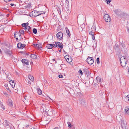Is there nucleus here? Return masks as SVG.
I'll list each match as a JSON object with an SVG mask.
<instances>
[{"mask_svg": "<svg viewBox=\"0 0 129 129\" xmlns=\"http://www.w3.org/2000/svg\"><path fill=\"white\" fill-rule=\"evenodd\" d=\"M126 56H127V55H125V56L121 57L120 59V64L121 66L123 67L125 66L127 62Z\"/></svg>", "mask_w": 129, "mask_h": 129, "instance_id": "nucleus-1", "label": "nucleus"}, {"mask_svg": "<svg viewBox=\"0 0 129 129\" xmlns=\"http://www.w3.org/2000/svg\"><path fill=\"white\" fill-rule=\"evenodd\" d=\"M40 12L37 11H32L29 14V16L32 17H34L40 15V14H38V13Z\"/></svg>", "mask_w": 129, "mask_h": 129, "instance_id": "nucleus-2", "label": "nucleus"}, {"mask_svg": "<svg viewBox=\"0 0 129 129\" xmlns=\"http://www.w3.org/2000/svg\"><path fill=\"white\" fill-rule=\"evenodd\" d=\"M50 106L48 105H43L42 106L41 109H42L44 112L45 111L46 112L50 110Z\"/></svg>", "mask_w": 129, "mask_h": 129, "instance_id": "nucleus-3", "label": "nucleus"}, {"mask_svg": "<svg viewBox=\"0 0 129 129\" xmlns=\"http://www.w3.org/2000/svg\"><path fill=\"white\" fill-rule=\"evenodd\" d=\"M114 11L117 15H118L119 16H120L121 17L123 16L122 15H126V14L123 13H122L121 11L120 10H119L117 9H115L114 10Z\"/></svg>", "mask_w": 129, "mask_h": 129, "instance_id": "nucleus-4", "label": "nucleus"}, {"mask_svg": "<svg viewBox=\"0 0 129 129\" xmlns=\"http://www.w3.org/2000/svg\"><path fill=\"white\" fill-rule=\"evenodd\" d=\"M93 58L92 57H88L87 59V61L89 64H92L94 62Z\"/></svg>", "mask_w": 129, "mask_h": 129, "instance_id": "nucleus-5", "label": "nucleus"}, {"mask_svg": "<svg viewBox=\"0 0 129 129\" xmlns=\"http://www.w3.org/2000/svg\"><path fill=\"white\" fill-rule=\"evenodd\" d=\"M68 14L67 12H64L62 15H61L62 19L64 20H66L68 18Z\"/></svg>", "mask_w": 129, "mask_h": 129, "instance_id": "nucleus-6", "label": "nucleus"}, {"mask_svg": "<svg viewBox=\"0 0 129 129\" xmlns=\"http://www.w3.org/2000/svg\"><path fill=\"white\" fill-rule=\"evenodd\" d=\"M104 18L105 21L107 22H110L111 21V18L108 14H105L104 16Z\"/></svg>", "mask_w": 129, "mask_h": 129, "instance_id": "nucleus-7", "label": "nucleus"}, {"mask_svg": "<svg viewBox=\"0 0 129 129\" xmlns=\"http://www.w3.org/2000/svg\"><path fill=\"white\" fill-rule=\"evenodd\" d=\"M24 29L25 30V31L28 33L29 34H30L32 32L31 29L30 27L29 26H26L24 27Z\"/></svg>", "mask_w": 129, "mask_h": 129, "instance_id": "nucleus-8", "label": "nucleus"}, {"mask_svg": "<svg viewBox=\"0 0 129 129\" xmlns=\"http://www.w3.org/2000/svg\"><path fill=\"white\" fill-rule=\"evenodd\" d=\"M18 36L19 37V39L18 41H20L21 39V35H20V34H19L18 33L16 32V33H15L14 37L15 38H16V39L17 40H18Z\"/></svg>", "mask_w": 129, "mask_h": 129, "instance_id": "nucleus-9", "label": "nucleus"}, {"mask_svg": "<svg viewBox=\"0 0 129 129\" xmlns=\"http://www.w3.org/2000/svg\"><path fill=\"white\" fill-rule=\"evenodd\" d=\"M25 44H22L21 43H19L17 44V46L18 48H23L25 46Z\"/></svg>", "mask_w": 129, "mask_h": 129, "instance_id": "nucleus-10", "label": "nucleus"}, {"mask_svg": "<svg viewBox=\"0 0 129 129\" xmlns=\"http://www.w3.org/2000/svg\"><path fill=\"white\" fill-rule=\"evenodd\" d=\"M4 50L6 54H8L10 56H11L12 53L11 51L7 49H5Z\"/></svg>", "mask_w": 129, "mask_h": 129, "instance_id": "nucleus-11", "label": "nucleus"}, {"mask_svg": "<svg viewBox=\"0 0 129 129\" xmlns=\"http://www.w3.org/2000/svg\"><path fill=\"white\" fill-rule=\"evenodd\" d=\"M7 103L8 105L10 106H13V102L12 100L11 99H9L7 100Z\"/></svg>", "mask_w": 129, "mask_h": 129, "instance_id": "nucleus-12", "label": "nucleus"}, {"mask_svg": "<svg viewBox=\"0 0 129 129\" xmlns=\"http://www.w3.org/2000/svg\"><path fill=\"white\" fill-rule=\"evenodd\" d=\"M56 36L59 39L61 38L63 36V34L62 32H59L57 34Z\"/></svg>", "mask_w": 129, "mask_h": 129, "instance_id": "nucleus-13", "label": "nucleus"}, {"mask_svg": "<svg viewBox=\"0 0 129 129\" xmlns=\"http://www.w3.org/2000/svg\"><path fill=\"white\" fill-rule=\"evenodd\" d=\"M96 81L97 83H99L100 85H101V78L100 77H97L96 79Z\"/></svg>", "mask_w": 129, "mask_h": 129, "instance_id": "nucleus-14", "label": "nucleus"}, {"mask_svg": "<svg viewBox=\"0 0 129 129\" xmlns=\"http://www.w3.org/2000/svg\"><path fill=\"white\" fill-rule=\"evenodd\" d=\"M10 83L12 87L13 88L14 87L15 84V82L13 80H11L10 81Z\"/></svg>", "mask_w": 129, "mask_h": 129, "instance_id": "nucleus-15", "label": "nucleus"}, {"mask_svg": "<svg viewBox=\"0 0 129 129\" xmlns=\"http://www.w3.org/2000/svg\"><path fill=\"white\" fill-rule=\"evenodd\" d=\"M21 61L23 63H24L27 65L29 64V62L28 61H27V60L25 59H22Z\"/></svg>", "mask_w": 129, "mask_h": 129, "instance_id": "nucleus-16", "label": "nucleus"}, {"mask_svg": "<svg viewBox=\"0 0 129 129\" xmlns=\"http://www.w3.org/2000/svg\"><path fill=\"white\" fill-rule=\"evenodd\" d=\"M121 125L123 129H126L125 124L124 123V121L121 122Z\"/></svg>", "mask_w": 129, "mask_h": 129, "instance_id": "nucleus-17", "label": "nucleus"}, {"mask_svg": "<svg viewBox=\"0 0 129 129\" xmlns=\"http://www.w3.org/2000/svg\"><path fill=\"white\" fill-rule=\"evenodd\" d=\"M80 103L83 105H85L86 104V102L84 99H82L80 100Z\"/></svg>", "mask_w": 129, "mask_h": 129, "instance_id": "nucleus-18", "label": "nucleus"}, {"mask_svg": "<svg viewBox=\"0 0 129 129\" xmlns=\"http://www.w3.org/2000/svg\"><path fill=\"white\" fill-rule=\"evenodd\" d=\"M66 33H67V34L68 35V36L69 37H70V32L69 30L68 29L67 27H66Z\"/></svg>", "mask_w": 129, "mask_h": 129, "instance_id": "nucleus-19", "label": "nucleus"}, {"mask_svg": "<svg viewBox=\"0 0 129 129\" xmlns=\"http://www.w3.org/2000/svg\"><path fill=\"white\" fill-rule=\"evenodd\" d=\"M31 58L34 59H36L37 58V56L34 54H32L30 55Z\"/></svg>", "mask_w": 129, "mask_h": 129, "instance_id": "nucleus-20", "label": "nucleus"}, {"mask_svg": "<svg viewBox=\"0 0 129 129\" xmlns=\"http://www.w3.org/2000/svg\"><path fill=\"white\" fill-rule=\"evenodd\" d=\"M46 113L48 115L50 116L52 114V110L51 109H50L48 111H47Z\"/></svg>", "mask_w": 129, "mask_h": 129, "instance_id": "nucleus-21", "label": "nucleus"}, {"mask_svg": "<svg viewBox=\"0 0 129 129\" xmlns=\"http://www.w3.org/2000/svg\"><path fill=\"white\" fill-rule=\"evenodd\" d=\"M114 104L113 103H111L109 104V107L110 109H112L114 107Z\"/></svg>", "mask_w": 129, "mask_h": 129, "instance_id": "nucleus-22", "label": "nucleus"}, {"mask_svg": "<svg viewBox=\"0 0 129 129\" xmlns=\"http://www.w3.org/2000/svg\"><path fill=\"white\" fill-rule=\"evenodd\" d=\"M0 106L2 108V109L5 111L6 110V109L5 106H4L0 102Z\"/></svg>", "mask_w": 129, "mask_h": 129, "instance_id": "nucleus-23", "label": "nucleus"}, {"mask_svg": "<svg viewBox=\"0 0 129 129\" xmlns=\"http://www.w3.org/2000/svg\"><path fill=\"white\" fill-rule=\"evenodd\" d=\"M125 112L126 114L127 115L129 114V108H125Z\"/></svg>", "mask_w": 129, "mask_h": 129, "instance_id": "nucleus-24", "label": "nucleus"}, {"mask_svg": "<svg viewBox=\"0 0 129 129\" xmlns=\"http://www.w3.org/2000/svg\"><path fill=\"white\" fill-rule=\"evenodd\" d=\"M57 46H58L59 48L61 49L63 47V45L62 44L59 42L57 45Z\"/></svg>", "mask_w": 129, "mask_h": 129, "instance_id": "nucleus-25", "label": "nucleus"}, {"mask_svg": "<svg viewBox=\"0 0 129 129\" xmlns=\"http://www.w3.org/2000/svg\"><path fill=\"white\" fill-rule=\"evenodd\" d=\"M52 46V44H48L46 46V47L48 49H52L53 48Z\"/></svg>", "mask_w": 129, "mask_h": 129, "instance_id": "nucleus-26", "label": "nucleus"}, {"mask_svg": "<svg viewBox=\"0 0 129 129\" xmlns=\"http://www.w3.org/2000/svg\"><path fill=\"white\" fill-rule=\"evenodd\" d=\"M37 91L38 94L40 95L42 94V91L40 88L37 89Z\"/></svg>", "mask_w": 129, "mask_h": 129, "instance_id": "nucleus-27", "label": "nucleus"}, {"mask_svg": "<svg viewBox=\"0 0 129 129\" xmlns=\"http://www.w3.org/2000/svg\"><path fill=\"white\" fill-rule=\"evenodd\" d=\"M5 87L6 88V89L7 90H8L10 92H11V90L8 87V84H5Z\"/></svg>", "mask_w": 129, "mask_h": 129, "instance_id": "nucleus-28", "label": "nucleus"}, {"mask_svg": "<svg viewBox=\"0 0 129 129\" xmlns=\"http://www.w3.org/2000/svg\"><path fill=\"white\" fill-rule=\"evenodd\" d=\"M29 79L31 81H33L34 80L33 77L31 75H30L28 76Z\"/></svg>", "mask_w": 129, "mask_h": 129, "instance_id": "nucleus-29", "label": "nucleus"}, {"mask_svg": "<svg viewBox=\"0 0 129 129\" xmlns=\"http://www.w3.org/2000/svg\"><path fill=\"white\" fill-rule=\"evenodd\" d=\"M83 71L85 73V74H86L89 72V71L88 70V69L86 68L83 69Z\"/></svg>", "mask_w": 129, "mask_h": 129, "instance_id": "nucleus-30", "label": "nucleus"}, {"mask_svg": "<svg viewBox=\"0 0 129 129\" xmlns=\"http://www.w3.org/2000/svg\"><path fill=\"white\" fill-rule=\"evenodd\" d=\"M9 122H8L7 120H6L5 122L4 125L5 126H9Z\"/></svg>", "mask_w": 129, "mask_h": 129, "instance_id": "nucleus-31", "label": "nucleus"}, {"mask_svg": "<svg viewBox=\"0 0 129 129\" xmlns=\"http://www.w3.org/2000/svg\"><path fill=\"white\" fill-rule=\"evenodd\" d=\"M66 61L69 63H70L72 61V59L71 57L70 58L69 57L68 59H67Z\"/></svg>", "mask_w": 129, "mask_h": 129, "instance_id": "nucleus-32", "label": "nucleus"}, {"mask_svg": "<svg viewBox=\"0 0 129 129\" xmlns=\"http://www.w3.org/2000/svg\"><path fill=\"white\" fill-rule=\"evenodd\" d=\"M67 124L68 125V127L69 128H70L71 127H72L73 126V125H71L70 123L69 122H67Z\"/></svg>", "mask_w": 129, "mask_h": 129, "instance_id": "nucleus-33", "label": "nucleus"}, {"mask_svg": "<svg viewBox=\"0 0 129 129\" xmlns=\"http://www.w3.org/2000/svg\"><path fill=\"white\" fill-rule=\"evenodd\" d=\"M31 5L30 4H28L27 5L25 6L24 7L27 8H29L31 6Z\"/></svg>", "mask_w": 129, "mask_h": 129, "instance_id": "nucleus-34", "label": "nucleus"}, {"mask_svg": "<svg viewBox=\"0 0 129 129\" xmlns=\"http://www.w3.org/2000/svg\"><path fill=\"white\" fill-rule=\"evenodd\" d=\"M125 99L128 102L129 101V94L127 95L125 97Z\"/></svg>", "mask_w": 129, "mask_h": 129, "instance_id": "nucleus-35", "label": "nucleus"}, {"mask_svg": "<svg viewBox=\"0 0 129 129\" xmlns=\"http://www.w3.org/2000/svg\"><path fill=\"white\" fill-rule=\"evenodd\" d=\"M33 31L34 34H36L37 33V30L36 28H33Z\"/></svg>", "mask_w": 129, "mask_h": 129, "instance_id": "nucleus-36", "label": "nucleus"}, {"mask_svg": "<svg viewBox=\"0 0 129 129\" xmlns=\"http://www.w3.org/2000/svg\"><path fill=\"white\" fill-rule=\"evenodd\" d=\"M3 93L5 96H9V95L8 94V93L6 92L3 91Z\"/></svg>", "mask_w": 129, "mask_h": 129, "instance_id": "nucleus-37", "label": "nucleus"}, {"mask_svg": "<svg viewBox=\"0 0 129 129\" xmlns=\"http://www.w3.org/2000/svg\"><path fill=\"white\" fill-rule=\"evenodd\" d=\"M118 48H119V45L117 44H116L114 46V48L115 50H117Z\"/></svg>", "mask_w": 129, "mask_h": 129, "instance_id": "nucleus-38", "label": "nucleus"}, {"mask_svg": "<svg viewBox=\"0 0 129 129\" xmlns=\"http://www.w3.org/2000/svg\"><path fill=\"white\" fill-rule=\"evenodd\" d=\"M65 3L66 4L67 6H68L69 4V2L68 0H65Z\"/></svg>", "mask_w": 129, "mask_h": 129, "instance_id": "nucleus-39", "label": "nucleus"}, {"mask_svg": "<svg viewBox=\"0 0 129 129\" xmlns=\"http://www.w3.org/2000/svg\"><path fill=\"white\" fill-rule=\"evenodd\" d=\"M19 34H20V35L21 34L23 35L24 34V30H21L19 31Z\"/></svg>", "mask_w": 129, "mask_h": 129, "instance_id": "nucleus-40", "label": "nucleus"}, {"mask_svg": "<svg viewBox=\"0 0 129 129\" xmlns=\"http://www.w3.org/2000/svg\"><path fill=\"white\" fill-rule=\"evenodd\" d=\"M69 57L70 58V56L68 55H67L64 56V58L65 59H66V60H67V59H68Z\"/></svg>", "mask_w": 129, "mask_h": 129, "instance_id": "nucleus-41", "label": "nucleus"}, {"mask_svg": "<svg viewBox=\"0 0 129 129\" xmlns=\"http://www.w3.org/2000/svg\"><path fill=\"white\" fill-rule=\"evenodd\" d=\"M85 75L88 78L90 77V73L89 72L88 73L85 74Z\"/></svg>", "mask_w": 129, "mask_h": 129, "instance_id": "nucleus-42", "label": "nucleus"}, {"mask_svg": "<svg viewBox=\"0 0 129 129\" xmlns=\"http://www.w3.org/2000/svg\"><path fill=\"white\" fill-rule=\"evenodd\" d=\"M78 72L80 75H83V72L81 70H80L79 71H78Z\"/></svg>", "mask_w": 129, "mask_h": 129, "instance_id": "nucleus-43", "label": "nucleus"}, {"mask_svg": "<svg viewBox=\"0 0 129 129\" xmlns=\"http://www.w3.org/2000/svg\"><path fill=\"white\" fill-rule=\"evenodd\" d=\"M112 0H106V3L107 4H109L110 2H111Z\"/></svg>", "mask_w": 129, "mask_h": 129, "instance_id": "nucleus-44", "label": "nucleus"}, {"mask_svg": "<svg viewBox=\"0 0 129 129\" xmlns=\"http://www.w3.org/2000/svg\"><path fill=\"white\" fill-rule=\"evenodd\" d=\"M99 60H100V59L99 57H98L97 58L96 61H97V63L98 64H99L100 63Z\"/></svg>", "mask_w": 129, "mask_h": 129, "instance_id": "nucleus-45", "label": "nucleus"}, {"mask_svg": "<svg viewBox=\"0 0 129 129\" xmlns=\"http://www.w3.org/2000/svg\"><path fill=\"white\" fill-rule=\"evenodd\" d=\"M121 45L123 48H125V44L124 43H122Z\"/></svg>", "mask_w": 129, "mask_h": 129, "instance_id": "nucleus-46", "label": "nucleus"}, {"mask_svg": "<svg viewBox=\"0 0 129 129\" xmlns=\"http://www.w3.org/2000/svg\"><path fill=\"white\" fill-rule=\"evenodd\" d=\"M38 45H39V47L38 48L40 49H41L42 48V47H41L42 44L41 43H40L39 44H38Z\"/></svg>", "mask_w": 129, "mask_h": 129, "instance_id": "nucleus-47", "label": "nucleus"}, {"mask_svg": "<svg viewBox=\"0 0 129 129\" xmlns=\"http://www.w3.org/2000/svg\"><path fill=\"white\" fill-rule=\"evenodd\" d=\"M10 127L11 129H14V127L12 125H10Z\"/></svg>", "mask_w": 129, "mask_h": 129, "instance_id": "nucleus-48", "label": "nucleus"}, {"mask_svg": "<svg viewBox=\"0 0 129 129\" xmlns=\"http://www.w3.org/2000/svg\"><path fill=\"white\" fill-rule=\"evenodd\" d=\"M21 25L22 27H24L26 26L25 23H23L22 24H21Z\"/></svg>", "mask_w": 129, "mask_h": 129, "instance_id": "nucleus-49", "label": "nucleus"}, {"mask_svg": "<svg viewBox=\"0 0 129 129\" xmlns=\"http://www.w3.org/2000/svg\"><path fill=\"white\" fill-rule=\"evenodd\" d=\"M33 45H34V46H35L37 48H38L39 47V45H38V44H33Z\"/></svg>", "mask_w": 129, "mask_h": 129, "instance_id": "nucleus-50", "label": "nucleus"}, {"mask_svg": "<svg viewBox=\"0 0 129 129\" xmlns=\"http://www.w3.org/2000/svg\"><path fill=\"white\" fill-rule=\"evenodd\" d=\"M40 12H39L38 13V14H40V15H41L42 14H45V12H40V11H39Z\"/></svg>", "mask_w": 129, "mask_h": 129, "instance_id": "nucleus-51", "label": "nucleus"}, {"mask_svg": "<svg viewBox=\"0 0 129 129\" xmlns=\"http://www.w3.org/2000/svg\"><path fill=\"white\" fill-rule=\"evenodd\" d=\"M93 32H92L91 31L90 32H89V34L90 35H91L92 36L93 35H94V34H93Z\"/></svg>", "mask_w": 129, "mask_h": 129, "instance_id": "nucleus-52", "label": "nucleus"}, {"mask_svg": "<svg viewBox=\"0 0 129 129\" xmlns=\"http://www.w3.org/2000/svg\"><path fill=\"white\" fill-rule=\"evenodd\" d=\"M58 77L60 78H62L63 77V76L62 75L60 74L58 76Z\"/></svg>", "mask_w": 129, "mask_h": 129, "instance_id": "nucleus-53", "label": "nucleus"}, {"mask_svg": "<svg viewBox=\"0 0 129 129\" xmlns=\"http://www.w3.org/2000/svg\"><path fill=\"white\" fill-rule=\"evenodd\" d=\"M6 2H8L12 0H4Z\"/></svg>", "mask_w": 129, "mask_h": 129, "instance_id": "nucleus-54", "label": "nucleus"}, {"mask_svg": "<svg viewBox=\"0 0 129 129\" xmlns=\"http://www.w3.org/2000/svg\"><path fill=\"white\" fill-rule=\"evenodd\" d=\"M52 47H56L57 46V45H55V44H52Z\"/></svg>", "mask_w": 129, "mask_h": 129, "instance_id": "nucleus-55", "label": "nucleus"}, {"mask_svg": "<svg viewBox=\"0 0 129 129\" xmlns=\"http://www.w3.org/2000/svg\"><path fill=\"white\" fill-rule=\"evenodd\" d=\"M92 36V39L93 40H94L95 39V37L94 35Z\"/></svg>", "mask_w": 129, "mask_h": 129, "instance_id": "nucleus-56", "label": "nucleus"}, {"mask_svg": "<svg viewBox=\"0 0 129 129\" xmlns=\"http://www.w3.org/2000/svg\"><path fill=\"white\" fill-rule=\"evenodd\" d=\"M30 129H37L36 128V127H32V128H31Z\"/></svg>", "mask_w": 129, "mask_h": 129, "instance_id": "nucleus-57", "label": "nucleus"}, {"mask_svg": "<svg viewBox=\"0 0 129 129\" xmlns=\"http://www.w3.org/2000/svg\"><path fill=\"white\" fill-rule=\"evenodd\" d=\"M59 43V42H56L55 43V45H56L57 46V45Z\"/></svg>", "mask_w": 129, "mask_h": 129, "instance_id": "nucleus-58", "label": "nucleus"}, {"mask_svg": "<svg viewBox=\"0 0 129 129\" xmlns=\"http://www.w3.org/2000/svg\"><path fill=\"white\" fill-rule=\"evenodd\" d=\"M10 5L12 7L14 5V4H11Z\"/></svg>", "mask_w": 129, "mask_h": 129, "instance_id": "nucleus-59", "label": "nucleus"}, {"mask_svg": "<svg viewBox=\"0 0 129 129\" xmlns=\"http://www.w3.org/2000/svg\"><path fill=\"white\" fill-rule=\"evenodd\" d=\"M26 26H28V23H25Z\"/></svg>", "mask_w": 129, "mask_h": 129, "instance_id": "nucleus-60", "label": "nucleus"}, {"mask_svg": "<svg viewBox=\"0 0 129 129\" xmlns=\"http://www.w3.org/2000/svg\"><path fill=\"white\" fill-rule=\"evenodd\" d=\"M24 99L25 100H26L27 99H26V95L24 97Z\"/></svg>", "mask_w": 129, "mask_h": 129, "instance_id": "nucleus-61", "label": "nucleus"}, {"mask_svg": "<svg viewBox=\"0 0 129 129\" xmlns=\"http://www.w3.org/2000/svg\"><path fill=\"white\" fill-rule=\"evenodd\" d=\"M3 73H5V74H6V71L5 70V71H4V70L3 71Z\"/></svg>", "mask_w": 129, "mask_h": 129, "instance_id": "nucleus-62", "label": "nucleus"}, {"mask_svg": "<svg viewBox=\"0 0 129 129\" xmlns=\"http://www.w3.org/2000/svg\"><path fill=\"white\" fill-rule=\"evenodd\" d=\"M54 129H59V128L57 127H55Z\"/></svg>", "mask_w": 129, "mask_h": 129, "instance_id": "nucleus-63", "label": "nucleus"}, {"mask_svg": "<svg viewBox=\"0 0 129 129\" xmlns=\"http://www.w3.org/2000/svg\"><path fill=\"white\" fill-rule=\"evenodd\" d=\"M26 127H29V125L28 124V125H26Z\"/></svg>", "mask_w": 129, "mask_h": 129, "instance_id": "nucleus-64", "label": "nucleus"}]
</instances>
